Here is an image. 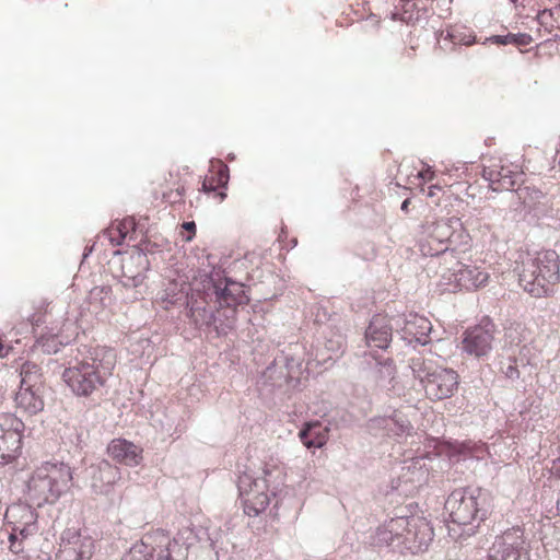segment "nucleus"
I'll list each match as a JSON object with an SVG mask.
<instances>
[{
    "mask_svg": "<svg viewBox=\"0 0 560 560\" xmlns=\"http://www.w3.org/2000/svg\"><path fill=\"white\" fill-rule=\"evenodd\" d=\"M248 302L242 283L233 281L220 269L195 281L187 302L189 317L201 328L214 325L218 335H225L235 323L236 306Z\"/></svg>",
    "mask_w": 560,
    "mask_h": 560,
    "instance_id": "obj_1",
    "label": "nucleus"
},
{
    "mask_svg": "<svg viewBox=\"0 0 560 560\" xmlns=\"http://www.w3.org/2000/svg\"><path fill=\"white\" fill-rule=\"evenodd\" d=\"M434 537L433 527L422 516H397L384 522L370 535V545L400 553H418L428 549Z\"/></svg>",
    "mask_w": 560,
    "mask_h": 560,
    "instance_id": "obj_2",
    "label": "nucleus"
},
{
    "mask_svg": "<svg viewBox=\"0 0 560 560\" xmlns=\"http://www.w3.org/2000/svg\"><path fill=\"white\" fill-rule=\"evenodd\" d=\"M469 243L470 236L456 217L440 220L427 219L419 226L417 234V244L421 254L436 257L443 262L453 260L457 250L465 252Z\"/></svg>",
    "mask_w": 560,
    "mask_h": 560,
    "instance_id": "obj_3",
    "label": "nucleus"
},
{
    "mask_svg": "<svg viewBox=\"0 0 560 560\" xmlns=\"http://www.w3.org/2000/svg\"><path fill=\"white\" fill-rule=\"evenodd\" d=\"M116 354L112 349H95L90 360L77 361L62 373V380L78 396H89L112 375Z\"/></svg>",
    "mask_w": 560,
    "mask_h": 560,
    "instance_id": "obj_4",
    "label": "nucleus"
},
{
    "mask_svg": "<svg viewBox=\"0 0 560 560\" xmlns=\"http://www.w3.org/2000/svg\"><path fill=\"white\" fill-rule=\"evenodd\" d=\"M560 279L559 256L555 250L527 253L518 268V281L532 296L541 298L553 291Z\"/></svg>",
    "mask_w": 560,
    "mask_h": 560,
    "instance_id": "obj_5",
    "label": "nucleus"
},
{
    "mask_svg": "<svg viewBox=\"0 0 560 560\" xmlns=\"http://www.w3.org/2000/svg\"><path fill=\"white\" fill-rule=\"evenodd\" d=\"M282 485V474L278 468L264 469L261 477H256L247 470L241 472L237 478V488L244 512L249 516H258L272 501L277 504V495Z\"/></svg>",
    "mask_w": 560,
    "mask_h": 560,
    "instance_id": "obj_6",
    "label": "nucleus"
},
{
    "mask_svg": "<svg viewBox=\"0 0 560 560\" xmlns=\"http://www.w3.org/2000/svg\"><path fill=\"white\" fill-rule=\"evenodd\" d=\"M72 479V469L68 464L46 462L30 477L27 499L37 506L54 504L71 488Z\"/></svg>",
    "mask_w": 560,
    "mask_h": 560,
    "instance_id": "obj_7",
    "label": "nucleus"
},
{
    "mask_svg": "<svg viewBox=\"0 0 560 560\" xmlns=\"http://www.w3.org/2000/svg\"><path fill=\"white\" fill-rule=\"evenodd\" d=\"M451 521L460 526H470L474 533L487 517L488 494L481 488H460L454 490L445 501Z\"/></svg>",
    "mask_w": 560,
    "mask_h": 560,
    "instance_id": "obj_8",
    "label": "nucleus"
},
{
    "mask_svg": "<svg viewBox=\"0 0 560 560\" xmlns=\"http://www.w3.org/2000/svg\"><path fill=\"white\" fill-rule=\"evenodd\" d=\"M4 518L9 548L18 555L23 551L24 542L38 532L37 514L28 504L14 503L7 508Z\"/></svg>",
    "mask_w": 560,
    "mask_h": 560,
    "instance_id": "obj_9",
    "label": "nucleus"
},
{
    "mask_svg": "<svg viewBox=\"0 0 560 560\" xmlns=\"http://www.w3.org/2000/svg\"><path fill=\"white\" fill-rule=\"evenodd\" d=\"M444 265L439 272L446 290H476L486 285L489 280L487 271L476 265L462 262L455 255L453 260L448 259Z\"/></svg>",
    "mask_w": 560,
    "mask_h": 560,
    "instance_id": "obj_10",
    "label": "nucleus"
},
{
    "mask_svg": "<svg viewBox=\"0 0 560 560\" xmlns=\"http://www.w3.org/2000/svg\"><path fill=\"white\" fill-rule=\"evenodd\" d=\"M487 560H530V542L524 528L514 526L497 536Z\"/></svg>",
    "mask_w": 560,
    "mask_h": 560,
    "instance_id": "obj_11",
    "label": "nucleus"
},
{
    "mask_svg": "<svg viewBox=\"0 0 560 560\" xmlns=\"http://www.w3.org/2000/svg\"><path fill=\"white\" fill-rule=\"evenodd\" d=\"M24 423L12 413H0V465L18 457L22 446Z\"/></svg>",
    "mask_w": 560,
    "mask_h": 560,
    "instance_id": "obj_12",
    "label": "nucleus"
},
{
    "mask_svg": "<svg viewBox=\"0 0 560 560\" xmlns=\"http://www.w3.org/2000/svg\"><path fill=\"white\" fill-rule=\"evenodd\" d=\"M368 430L375 436L405 438L411 434L413 427L399 410L390 415L377 416L368 421Z\"/></svg>",
    "mask_w": 560,
    "mask_h": 560,
    "instance_id": "obj_13",
    "label": "nucleus"
},
{
    "mask_svg": "<svg viewBox=\"0 0 560 560\" xmlns=\"http://www.w3.org/2000/svg\"><path fill=\"white\" fill-rule=\"evenodd\" d=\"M93 540L74 530H67L61 537L56 560H90L93 553Z\"/></svg>",
    "mask_w": 560,
    "mask_h": 560,
    "instance_id": "obj_14",
    "label": "nucleus"
},
{
    "mask_svg": "<svg viewBox=\"0 0 560 560\" xmlns=\"http://www.w3.org/2000/svg\"><path fill=\"white\" fill-rule=\"evenodd\" d=\"M374 360V364L371 366L369 378L376 388L392 393L394 395H400L402 392L396 376V365L389 358L380 360L372 355V353L365 354Z\"/></svg>",
    "mask_w": 560,
    "mask_h": 560,
    "instance_id": "obj_15",
    "label": "nucleus"
},
{
    "mask_svg": "<svg viewBox=\"0 0 560 560\" xmlns=\"http://www.w3.org/2000/svg\"><path fill=\"white\" fill-rule=\"evenodd\" d=\"M493 331L490 323L467 330L462 341L463 351L475 358L487 357L492 350Z\"/></svg>",
    "mask_w": 560,
    "mask_h": 560,
    "instance_id": "obj_16",
    "label": "nucleus"
},
{
    "mask_svg": "<svg viewBox=\"0 0 560 560\" xmlns=\"http://www.w3.org/2000/svg\"><path fill=\"white\" fill-rule=\"evenodd\" d=\"M482 176L493 191L512 190L522 180V173L513 164L492 163L483 167Z\"/></svg>",
    "mask_w": 560,
    "mask_h": 560,
    "instance_id": "obj_17",
    "label": "nucleus"
},
{
    "mask_svg": "<svg viewBox=\"0 0 560 560\" xmlns=\"http://www.w3.org/2000/svg\"><path fill=\"white\" fill-rule=\"evenodd\" d=\"M458 386V375L452 369L439 366L424 385L431 399L441 400L451 397Z\"/></svg>",
    "mask_w": 560,
    "mask_h": 560,
    "instance_id": "obj_18",
    "label": "nucleus"
},
{
    "mask_svg": "<svg viewBox=\"0 0 560 560\" xmlns=\"http://www.w3.org/2000/svg\"><path fill=\"white\" fill-rule=\"evenodd\" d=\"M91 489L96 494H108L114 485L120 480L121 474L118 467L107 460H101L89 468Z\"/></svg>",
    "mask_w": 560,
    "mask_h": 560,
    "instance_id": "obj_19",
    "label": "nucleus"
},
{
    "mask_svg": "<svg viewBox=\"0 0 560 560\" xmlns=\"http://www.w3.org/2000/svg\"><path fill=\"white\" fill-rule=\"evenodd\" d=\"M431 332L432 324L427 317L410 313L404 318L401 336L408 343L425 346L432 341Z\"/></svg>",
    "mask_w": 560,
    "mask_h": 560,
    "instance_id": "obj_20",
    "label": "nucleus"
},
{
    "mask_svg": "<svg viewBox=\"0 0 560 560\" xmlns=\"http://www.w3.org/2000/svg\"><path fill=\"white\" fill-rule=\"evenodd\" d=\"M161 533L165 537V542H153V553L158 552L160 560H187L189 545L184 540L183 534H178L172 540L168 534L161 528L150 532L149 534Z\"/></svg>",
    "mask_w": 560,
    "mask_h": 560,
    "instance_id": "obj_21",
    "label": "nucleus"
},
{
    "mask_svg": "<svg viewBox=\"0 0 560 560\" xmlns=\"http://www.w3.org/2000/svg\"><path fill=\"white\" fill-rule=\"evenodd\" d=\"M393 337V326L389 319L383 315L372 317L365 330L366 346L385 350L388 348Z\"/></svg>",
    "mask_w": 560,
    "mask_h": 560,
    "instance_id": "obj_22",
    "label": "nucleus"
},
{
    "mask_svg": "<svg viewBox=\"0 0 560 560\" xmlns=\"http://www.w3.org/2000/svg\"><path fill=\"white\" fill-rule=\"evenodd\" d=\"M517 329H509L505 332V339L510 343V351L514 362L521 366L536 365L538 361V350L533 342H524L518 337Z\"/></svg>",
    "mask_w": 560,
    "mask_h": 560,
    "instance_id": "obj_23",
    "label": "nucleus"
},
{
    "mask_svg": "<svg viewBox=\"0 0 560 560\" xmlns=\"http://www.w3.org/2000/svg\"><path fill=\"white\" fill-rule=\"evenodd\" d=\"M107 452L114 460L126 466H137L142 459V450L124 439L113 440L107 447Z\"/></svg>",
    "mask_w": 560,
    "mask_h": 560,
    "instance_id": "obj_24",
    "label": "nucleus"
},
{
    "mask_svg": "<svg viewBox=\"0 0 560 560\" xmlns=\"http://www.w3.org/2000/svg\"><path fill=\"white\" fill-rule=\"evenodd\" d=\"M165 542L161 533L145 534L140 541L136 542L122 557L121 560H154L153 542Z\"/></svg>",
    "mask_w": 560,
    "mask_h": 560,
    "instance_id": "obj_25",
    "label": "nucleus"
},
{
    "mask_svg": "<svg viewBox=\"0 0 560 560\" xmlns=\"http://www.w3.org/2000/svg\"><path fill=\"white\" fill-rule=\"evenodd\" d=\"M14 400L19 409L30 415H35L44 409L43 389L20 387Z\"/></svg>",
    "mask_w": 560,
    "mask_h": 560,
    "instance_id": "obj_26",
    "label": "nucleus"
},
{
    "mask_svg": "<svg viewBox=\"0 0 560 560\" xmlns=\"http://www.w3.org/2000/svg\"><path fill=\"white\" fill-rule=\"evenodd\" d=\"M301 442L307 448H320L326 444V431L322 429L318 422L307 423L300 432Z\"/></svg>",
    "mask_w": 560,
    "mask_h": 560,
    "instance_id": "obj_27",
    "label": "nucleus"
},
{
    "mask_svg": "<svg viewBox=\"0 0 560 560\" xmlns=\"http://www.w3.org/2000/svg\"><path fill=\"white\" fill-rule=\"evenodd\" d=\"M409 368L411 369L413 376L424 386L431 377V374H433L439 366L433 360L425 359L422 355H417L409 360Z\"/></svg>",
    "mask_w": 560,
    "mask_h": 560,
    "instance_id": "obj_28",
    "label": "nucleus"
},
{
    "mask_svg": "<svg viewBox=\"0 0 560 560\" xmlns=\"http://www.w3.org/2000/svg\"><path fill=\"white\" fill-rule=\"evenodd\" d=\"M21 386L43 389V374L40 368L34 362H25L21 366Z\"/></svg>",
    "mask_w": 560,
    "mask_h": 560,
    "instance_id": "obj_29",
    "label": "nucleus"
},
{
    "mask_svg": "<svg viewBox=\"0 0 560 560\" xmlns=\"http://www.w3.org/2000/svg\"><path fill=\"white\" fill-rule=\"evenodd\" d=\"M184 294H187V283L184 281L180 283L172 281L162 293L161 300L166 303V306L168 304L173 305L180 300Z\"/></svg>",
    "mask_w": 560,
    "mask_h": 560,
    "instance_id": "obj_30",
    "label": "nucleus"
},
{
    "mask_svg": "<svg viewBox=\"0 0 560 560\" xmlns=\"http://www.w3.org/2000/svg\"><path fill=\"white\" fill-rule=\"evenodd\" d=\"M37 342L45 352L56 353L59 351L60 346L69 342V339H65L59 334L51 331L46 335H42Z\"/></svg>",
    "mask_w": 560,
    "mask_h": 560,
    "instance_id": "obj_31",
    "label": "nucleus"
},
{
    "mask_svg": "<svg viewBox=\"0 0 560 560\" xmlns=\"http://www.w3.org/2000/svg\"><path fill=\"white\" fill-rule=\"evenodd\" d=\"M487 40H490L492 43L499 44V45H509V44H515L517 46H526L532 42V36L525 33H518V34H508V35H494Z\"/></svg>",
    "mask_w": 560,
    "mask_h": 560,
    "instance_id": "obj_32",
    "label": "nucleus"
},
{
    "mask_svg": "<svg viewBox=\"0 0 560 560\" xmlns=\"http://www.w3.org/2000/svg\"><path fill=\"white\" fill-rule=\"evenodd\" d=\"M228 180H229V175H228V168L224 167L222 170H220L219 174H218V186H225L228 184ZM217 189V185L214 184V177H211V178H208L206 177L205 180L202 182V190L205 192H210V191H215Z\"/></svg>",
    "mask_w": 560,
    "mask_h": 560,
    "instance_id": "obj_33",
    "label": "nucleus"
},
{
    "mask_svg": "<svg viewBox=\"0 0 560 560\" xmlns=\"http://www.w3.org/2000/svg\"><path fill=\"white\" fill-rule=\"evenodd\" d=\"M518 366L521 365L514 362L512 354H509L508 361L502 362L501 371L505 377L510 380H517L520 377Z\"/></svg>",
    "mask_w": 560,
    "mask_h": 560,
    "instance_id": "obj_34",
    "label": "nucleus"
},
{
    "mask_svg": "<svg viewBox=\"0 0 560 560\" xmlns=\"http://www.w3.org/2000/svg\"><path fill=\"white\" fill-rule=\"evenodd\" d=\"M126 267L127 265L124 264L122 265V279H121V283L124 287H138L142 283L144 277H143V273L141 271H138L137 273H128L126 271Z\"/></svg>",
    "mask_w": 560,
    "mask_h": 560,
    "instance_id": "obj_35",
    "label": "nucleus"
},
{
    "mask_svg": "<svg viewBox=\"0 0 560 560\" xmlns=\"http://www.w3.org/2000/svg\"><path fill=\"white\" fill-rule=\"evenodd\" d=\"M447 37H450L454 44L471 45L476 42V37L474 35L459 33L455 30L448 32Z\"/></svg>",
    "mask_w": 560,
    "mask_h": 560,
    "instance_id": "obj_36",
    "label": "nucleus"
},
{
    "mask_svg": "<svg viewBox=\"0 0 560 560\" xmlns=\"http://www.w3.org/2000/svg\"><path fill=\"white\" fill-rule=\"evenodd\" d=\"M552 11L550 9H544L542 11L538 12L537 19L538 21L544 24L547 16H551Z\"/></svg>",
    "mask_w": 560,
    "mask_h": 560,
    "instance_id": "obj_37",
    "label": "nucleus"
},
{
    "mask_svg": "<svg viewBox=\"0 0 560 560\" xmlns=\"http://www.w3.org/2000/svg\"><path fill=\"white\" fill-rule=\"evenodd\" d=\"M183 228L188 231V232H191L192 235L195 234L196 232V224L194 221H189V222H184L183 224Z\"/></svg>",
    "mask_w": 560,
    "mask_h": 560,
    "instance_id": "obj_38",
    "label": "nucleus"
},
{
    "mask_svg": "<svg viewBox=\"0 0 560 560\" xmlns=\"http://www.w3.org/2000/svg\"><path fill=\"white\" fill-rule=\"evenodd\" d=\"M10 347H7L3 345V342L0 340V358H3L8 354Z\"/></svg>",
    "mask_w": 560,
    "mask_h": 560,
    "instance_id": "obj_39",
    "label": "nucleus"
},
{
    "mask_svg": "<svg viewBox=\"0 0 560 560\" xmlns=\"http://www.w3.org/2000/svg\"><path fill=\"white\" fill-rule=\"evenodd\" d=\"M436 190H440V187L436 186V185H432L429 187V192H428V196L429 197H434L435 196V191Z\"/></svg>",
    "mask_w": 560,
    "mask_h": 560,
    "instance_id": "obj_40",
    "label": "nucleus"
},
{
    "mask_svg": "<svg viewBox=\"0 0 560 560\" xmlns=\"http://www.w3.org/2000/svg\"><path fill=\"white\" fill-rule=\"evenodd\" d=\"M420 176L423 178V179H431L432 178V172L430 170H427L424 172H421L420 173Z\"/></svg>",
    "mask_w": 560,
    "mask_h": 560,
    "instance_id": "obj_41",
    "label": "nucleus"
},
{
    "mask_svg": "<svg viewBox=\"0 0 560 560\" xmlns=\"http://www.w3.org/2000/svg\"><path fill=\"white\" fill-rule=\"evenodd\" d=\"M409 203H410V200L409 199H405L400 206V209L401 211L404 212H408V207H409Z\"/></svg>",
    "mask_w": 560,
    "mask_h": 560,
    "instance_id": "obj_42",
    "label": "nucleus"
},
{
    "mask_svg": "<svg viewBox=\"0 0 560 560\" xmlns=\"http://www.w3.org/2000/svg\"><path fill=\"white\" fill-rule=\"evenodd\" d=\"M145 259V257L141 254H138L136 257H131L130 258V262L132 264L133 260H137L138 262H140L141 260Z\"/></svg>",
    "mask_w": 560,
    "mask_h": 560,
    "instance_id": "obj_43",
    "label": "nucleus"
},
{
    "mask_svg": "<svg viewBox=\"0 0 560 560\" xmlns=\"http://www.w3.org/2000/svg\"><path fill=\"white\" fill-rule=\"evenodd\" d=\"M422 460H423V458H416V459H413L412 464H413V466L419 465V468L421 470L422 469V465H421Z\"/></svg>",
    "mask_w": 560,
    "mask_h": 560,
    "instance_id": "obj_44",
    "label": "nucleus"
},
{
    "mask_svg": "<svg viewBox=\"0 0 560 560\" xmlns=\"http://www.w3.org/2000/svg\"><path fill=\"white\" fill-rule=\"evenodd\" d=\"M328 348H329V349H331V350H334V351H339V350H341V348H342V342H341V341H338V345H337V347H336V348H335V347H332V346H331V347H328Z\"/></svg>",
    "mask_w": 560,
    "mask_h": 560,
    "instance_id": "obj_45",
    "label": "nucleus"
},
{
    "mask_svg": "<svg viewBox=\"0 0 560 560\" xmlns=\"http://www.w3.org/2000/svg\"><path fill=\"white\" fill-rule=\"evenodd\" d=\"M117 231L119 232V236L120 238H124L126 236V232H122V230L120 229V226L117 228Z\"/></svg>",
    "mask_w": 560,
    "mask_h": 560,
    "instance_id": "obj_46",
    "label": "nucleus"
},
{
    "mask_svg": "<svg viewBox=\"0 0 560 560\" xmlns=\"http://www.w3.org/2000/svg\"><path fill=\"white\" fill-rule=\"evenodd\" d=\"M219 198H220V201H222L225 197H226V194L221 191L218 194Z\"/></svg>",
    "mask_w": 560,
    "mask_h": 560,
    "instance_id": "obj_47",
    "label": "nucleus"
},
{
    "mask_svg": "<svg viewBox=\"0 0 560 560\" xmlns=\"http://www.w3.org/2000/svg\"><path fill=\"white\" fill-rule=\"evenodd\" d=\"M436 262H438V260H434V259H433V260H431V261H430V265H431V266H430V268H433V267L436 265Z\"/></svg>",
    "mask_w": 560,
    "mask_h": 560,
    "instance_id": "obj_48",
    "label": "nucleus"
},
{
    "mask_svg": "<svg viewBox=\"0 0 560 560\" xmlns=\"http://www.w3.org/2000/svg\"><path fill=\"white\" fill-rule=\"evenodd\" d=\"M511 2L517 4L518 3V0H510Z\"/></svg>",
    "mask_w": 560,
    "mask_h": 560,
    "instance_id": "obj_49",
    "label": "nucleus"
},
{
    "mask_svg": "<svg viewBox=\"0 0 560 560\" xmlns=\"http://www.w3.org/2000/svg\"><path fill=\"white\" fill-rule=\"evenodd\" d=\"M191 238H192V235L188 236V237L186 238V241H188V242H189V241H191Z\"/></svg>",
    "mask_w": 560,
    "mask_h": 560,
    "instance_id": "obj_50",
    "label": "nucleus"
}]
</instances>
